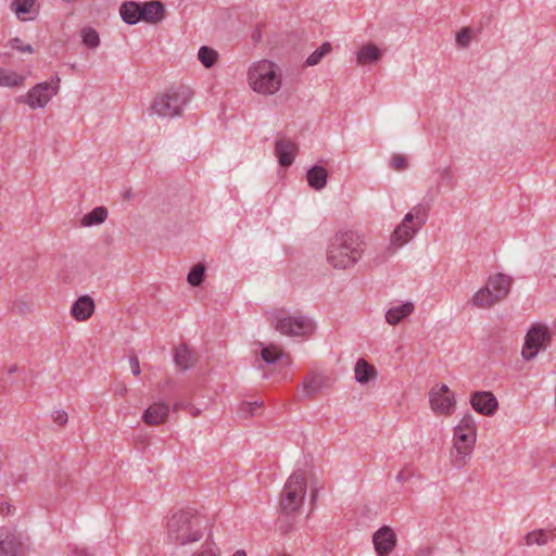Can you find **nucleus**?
I'll return each instance as SVG.
<instances>
[{
  "label": "nucleus",
  "mask_w": 556,
  "mask_h": 556,
  "mask_svg": "<svg viewBox=\"0 0 556 556\" xmlns=\"http://www.w3.org/2000/svg\"><path fill=\"white\" fill-rule=\"evenodd\" d=\"M208 526V519L197 510H180L168 519L167 535L173 543L187 546L201 540L207 532Z\"/></svg>",
  "instance_id": "obj_1"
},
{
  "label": "nucleus",
  "mask_w": 556,
  "mask_h": 556,
  "mask_svg": "<svg viewBox=\"0 0 556 556\" xmlns=\"http://www.w3.org/2000/svg\"><path fill=\"white\" fill-rule=\"evenodd\" d=\"M363 238L355 231L337 233L327 250L328 263L337 269L354 266L363 254Z\"/></svg>",
  "instance_id": "obj_2"
},
{
  "label": "nucleus",
  "mask_w": 556,
  "mask_h": 556,
  "mask_svg": "<svg viewBox=\"0 0 556 556\" xmlns=\"http://www.w3.org/2000/svg\"><path fill=\"white\" fill-rule=\"evenodd\" d=\"M476 435L475 418L467 414L454 428V445L450 454L454 467L462 468L467 464L476 443Z\"/></svg>",
  "instance_id": "obj_3"
},
{
  "label": "nucleus",
  "mask_w": 556,
  "mask_h": 556,
  "mask_svg": "<svg viewBox=\"0 0 556 556\" xmlns=\"http://www.w3.org/2000/svg\"><path fill=\"white\" fill-rule=\"evenodd\" d=\"M248 80L255 92L275 94L281 87V71L277 64L262 60L249 68Z\"/></svg>",
  "instance_id": "obj_4"
},
{
  "label": "nucleus",
  "mask_w": 556,
  "mask_h": 556,
  "mask_svg": "<svg viewBox=\"0 0 556 556\" xmlns=\"http://www.w3.org/2000/svg\"><path fill=\"white\" fill-rule=\"evenodd\" d=\"M123 21L129 25L139 22L157 24L165 16V8L162 2L151 0L146 2L126 1L119 8Z\"/></svg>",
  "instance_id": "obj_5"
},
{
  "label": "nucleus",
  "mask_w": 556,
  "mask_h": 556,
  "mask_svg": "<svg viewBox=\"0 0 556 556\" xmlns=\"http://www.w3.org/2000/svg\"><path fill=\"white\" fill-rule=\"evenodd\" d=\"M192 92L189 88L180 86L157 94L150 111L160 117L180 116L185 106L190 102Z\"/></svg>",
  "instance_id": "obj_6"
},
{
  "label": "nucleus",
  "mask_w": 556,
  "mask_h": 556,
  "mask_svg": "<svg viewBox=\"0 0 556 556\" xmlns=\"http://www.w3.org/2000/svg\"><path fill=\"white\" fill-rule=\"evenodd\" d=\"M510 286V277L504 274L491 276L486 285L472 295L471 303L479 308H489L507 296Z\"/></svg>",
  "instance_id": "obj_7"
},
{
  "label": "nucleus",
  "mask_w": 556,
  "mask_h": 556,
  "mask_svg": "<svg viewBox=\"0 0 556 556\" xmlns=\"http://www.w3.org/2000/svg\"><path fill=\"white\" fill-rule=\"evenodd\" d=\"M551 329L541 323L532 324L523 337V362L532 361L552 344Z\"/></svg>",
  "instance_id": "obj_8"
},
{
  "label": "nucleus",
  "mask_w": 556,
  "mask_h": 556,
  "mask_svg": "<svg viewBox=\"0 0 556 556\" xmlns=\"http://www.w3.org/2000/svg\"><path fill=\"white\" fill-rule=\"evenodd\" d=\"M305 493L306 482L303 473L299 471L293 472L287 480L281 494V511L286 515L296 511L303 503Z\"/></svg>",
  "instance_id": "obj_9"
},
{
  "label": "nucleus",
  "mask_w": 556,
  "mask_h": 556,
  "mask_svg": "<svg viewBox=\"0 0 556 556\" xmlns=\"http://www.w3.org/2000/svg\"><path fill=\"white\" fill-rule=\"evenodd\" d=\"M275 329L286 336H305L313 331V321L301 315H287L283 312H276L273 315V321Z\"/></svg>",
  "instance_id": "obj_10"
},
{
  "label": "nucleus",
  "mask_w": 556,
  "mask_h": 556,
  "mask_svg": "<svg viewBox=\"0 0 556 556\" xmlns=\"http://www.w3.org/2000/svg\"><path fill=\"white\" fill-rule=\"evenodd\" d=\"M429 401L433 412L450 415L455 408L454 394L446 384H437L429 392Z\"/></svg>",
  "instance_id": "obj_11"
},
{
  "label": "nucleus",
  "mask_w": 556,
  "mask_h": 556,
  "mask_svg": "<svg viewBox=\"0 0 556 556\" xmlns=\"http://www.w3.org/2000/svg\"><path fill=\"white\" fill-rule=\"evenodd\" d=\"M58 85L52 83H40L33 87L26 97H22L21 101L29 105L31 109L43 108L51 98L58 92Z\"/></svg>",
  "instance_id": "obj_12"
},
{
  "label": "nucleus",
  "mask_w": 556,
  "mask_h": 556,
  "mask_svg": "<svg viewBox=\"0 0 556 556\" xmlns=\"http://www.w3.org/2000/svg\"><path fill=\"white\" fill-rule=\"evenodd\" d=\"M330 386L331 381L328 377L312 372L303 379L299 396L300 399H314L327 391Z\"/></svg>",
  "instance_id": "obj_13"
},
{
  "label": "nucleus",
  "mask_w": 556,
  "mask_h": 556,
  "mask_svg": "<svg viewBox=\"0 0 556 556\" xmlns=\"http://www.w3.org/2000/svg\"><path fill=\"white\" fill-rule=\"evenodd\" d=\"M420 228L415 222H412V215H405L391 235V247L394 249L403 247L414 238Z\"/></svg>",
  "instance_id": "obj_14"
},
{
  "label": "nucleus",
  "mask_w": 556,
  "mask_h": 556,
  "mask_svg": "<svg viewBox=\"0 0 556 556\" xmlns=\"http://www.w3.org/2000/svg\"><path fill=\"white\" fill-rule=\"evenodd\" d=\"M372 543L378 556H388L396 544V535L389 526H383L372 535Z\"/></svg>",
  "instance_id": "obj_15"
},
{
  "label": "nucleus",
  "mask_w": 556,
  "mask_h": 556,
  "mask_svg": "<svg viewBox=\"0 0 556 556\" xmlns=\"http://www.w3.org/2000/svg\"><path fill=\"white\" fill-rule=\"evenodd\" d=\"M470 404L472 408L482 415L492 416L497 409V400L489 391H476L471 394Z\"/></svg>",
  "instance_id": "obj_16"
},
{
  "label": "nucleus",
  "mask_w": 556,
  "mask_h": 556,
  "mask_svg": "<svg viewBox=\"0 0 556 556\" xmlns=\"http://www.w3.org/2000/svg\"><path fill=\"white\" fill-rule=\"evenodd\" d=\"M298 146L291 139L281 137L276 140L275 155L278 159L280 166L289 167L296 155Z\"/></svg>",
  "instance_id": "obj_17"
},
{
  "label": "nucleus",
  "mask_w": 556,
  "mask_h": 556,
  "mask_svg": "<svg viewBox=\"0 0 556 556\" xmlns=\"http://www.w3.org/2000/svg\"><path fill=\"white\" fill-rule=\"evenodd\" d=\"M168 415V405L163 402H155L144 410L142 419L149 426H159L166 421Z\"/></svg>",
  "instance_id": "obj_18"
},
{
  "label": "nucleus",
  "mask_w": 556,
  "mask_h": 556,
  "mask_svg": "<svg viewBox=\"0 0 556 556\" xmlns=\"http://www.w3.org/2000/svg\"><path fill=\"white\" fill-rule=\"evenodd\" d=\"M434 199L435 193L432 190H429L425 195L424 201L415 205L406 215H412V222H415L417 226L422 227L427 222L428 212Z\"/></svg>",
  "instance_id": "obj_19"
},
{
  "label": "nucleus",
  "mask_w": 556,
  "mask_h": 556,
  "mask_svg": "<svg viewBox=\"0 0 556 556\" xmlns=\"http://www.w3.org/2000/svg\"><path fill=\"white\" fill-rule=\"evenodd\" d=\"M415 309L413 302H405L390 307L386 313V320L389 325L395 326L408 317Z\"/></svg>",
  "instance_id": "obj_20"
},
{
  "label": "nucleus",
  "mask_w": 556,
  "mask_h": 556,
  "mask_svg": "<svg viewBox=\"0 0 556 556\" xmlns=\"http://www.w3.org/2000/svg\"><path fill=\"white\" fill-rule=\"evenodd\" d=\"M94 311V303L88 295L78 298L72 305L71 313L75 319L84 321L88 319Z\"/></svg>",
  "instance_id": "obj_21"
},
{
  "label": "nucleus",
  "mask_w": 556,
  "mask_h": 556,
  "mask_svg": "<svg viewBox=\"0 0 556 556\" xmlns=\"http://www.w3.org/2000/svg\"><path fill=\"white\" fill-rule=\"evenodd\" d=\"M20 547L21 543L14 534L0 530V556H17Z\"/></svg>",
  "instance_id": "obj_22"
},
{
  "label": "nucleus",
  "mask_w": 556,
  "mask_h": 556,
  "mask_svg": "<svg viewBox=\"0 0 556 556\" xmlns=\"http://www.w3.org/2000/svg\"><path fill=\"white\" fill-rule=\"evenodd\" d=\"M306 178L313 189L321 190L327 184L328 173L324 167L315 165L307 170Z\"/></svg>",
  "instance_id": "obj_23"
},
{
  "label": "nucleus",
  "mask_w": 556,
  "mask_h": 556,
  "mask_svg": "<svg viewBox=\"0 0 556 556\" xmlns=\"http://www.w3.org/2000/svg\"><path fill=\"white\" fill-rule=\"evenodd\" d=\"M174 361L178 367L185 370L191 368L194 363L193 355L186 344H180L176 348Z\"/></svg>",
  "instance_id": "obj_24"
},
{
  "label": "nucleus",
  "mask_w": 556,
  "mask_h": 556,
  "mask_svg": "<svg viewBox=\"0 0 556 556\" xmlns=\"http://www.w3.org/2000/svg\"><path fill=\"white\" fill-rule=\"evenodd\" d=\"M108 217V210L104 206H97L80 219L83 227H91L102 224Z\"/></svg>",
  "instance_id": "obj_25"
},
{
  "label": "nucleus",
  "mask_w": 556,
  "mask_h": 556,
  "mask_svg": "<svg viewBox=\"0 0 556 556\" xmlns=\"http://www.w3.org/2000/svg\"><path fill=\"white\" fill-rule=\"evenodd\" d=\"M381 58V51L372 43L361 48L357 53V62L359 64L375 63Z\"/></svg>",
  "instance_id": "obj_26"
},
{
  "label": "nucleus",
  "mask_w": 556,
  "mask_h": 556,
  "mask_svg": "<svg viewBox=\"0 0 556 556\" xmlns=\"http://www.w3.org/2000/svg\"><path fill=\"white\" fill-rule=\"evenodd\" d=\"M376 376V369L364 359H359L355 365V379L359 383H367Z\"/></svg>",
  "instance_id": "obj_27"
},
{
  "label": "nucleus",
  "mask_w": 556,
  "mask_h": 556,
  "mask_svg": "<svg viewBox=\"0 0 556 556\" xmlns=\"http://www.w3.org/2000/svg\"><path fill=\"white\" fill-rule=\"evenodd\" d=\"M552 536V532L545 529L534 530L529 532L526 536H523V544L529 546L533 544L545 545L549 538Z\"/></svg>",
  "instance_id": "obj_28"
},
{
  "label": "nucleus",
  "mask_w": 556,
  "mask_h": 556,
  "mask_svg": "<svg viewBox=\"0 0 556 556\" xmlns=\"http://www.w3.org/2000/svg\"><path fill=\"white\" fill-rule=\"evenodd\" d=\"M217 56H218L217 52L207 46L201 47L198 52L199 61L206 68H210L215 64V62L217 61Z\"/></svg>",
  "instance_id": "obj_29"
},
{
  "label": "nucleus",
  "mask_w": 556,
  "mask_h": 556,
  "mask_svg": "<svg viewBox=\"0 0 556 556\" xmlns=\"http://www.w3.org/2000/svg\"><path fill=\"white\" fill-rule=\"evenodd\" d=\"M83 43L89 49H96L100 45V37L92 27H84L81 29Z\"/></svg>",
  "instance_id": "obj_30"
},
{
  "label": "nucleus",
  "mask_w": 556,
  "mask_h": 556,
  "mask_svg": "<svg viewBox=\"0 0 556 556\" xmlns=\"http://www.w3.org/2000/svg\"><path fill=\"white\" fill-rule=\"evenodd\" d=\"M331 51V45L329 42L323 43L318 49H316L305 61V66H314L317 65L321 59Z\"/></svg>",
  "instance_id": "obj_31"
},
{
  "label": "nucleus",
  "mask_w": 556,
  "mask_h": 556,
  "mask_svg": "<svg viewBox=\"0 0 556 556\" xmlns=\"http://www.w3.org/2000/svg\"><path fill=\"white\" fill-rule=\"evenodd\" d=\"M263 406V402L253 401V402H242L238 408V414L240 417H249L255 416Z\"/></svg>",
  "instance_id": "obj_32"
},
{
  "label": "nucleus",
  "mask_w": 556,
  "mask_h": 556,
  "mask_svg": "<svg viewBox=\"0 0 556 556\" xmlns=\"http://www.w3.org/2000/svg\"><path fill=\"white\" fill-rule=\"evenodd\" d=\"M22 81V76L0 68V86L15 87L21 85Z\"/></svg>",
  "instance_id": "obj_33"
},
{
  "label": "nucleus",
  "mask_w": 556,
  "mask_h": 556,
  "mask_svg": "<svg viewBox=\"0 0 556 556\" xmlns=\"http://www.w3.org/2000/svg\"><path fill=\"white\" fill-rule=\"evenodd\" d=\"M205 267L202 264L194 265L188 274V282L191 286H200L204 279Z\"/></svg>",
  "instance_id": "obj_34"
},
{
  "label": "nucleus",
  "mask_w": 556,
  "mask_h": 556,
  "mask_svg": "<svg viewBox=\"0 0 556 556\" xmlns=\"http://www.w3.org/2000/svg\"><path fill=\"white\" fill-rule=\"evenodd\" d=\"M455 185L454 181V175L450 167H445L440 172V178L438 182V191L434 192L435 194L440 191L442 187H447L450 189H453Z\"/></svg>",
  "instance_id": "obj_35"
},
{
  "label": "nucleus",
  "mask_w": 556,
  "mask_h": 556,
  "mask_svg": "<svg viewBox=\"0 0 556 556\" xmlns=\"http://www.w3.org/2000/svg\"><path fill=\"white\" fill-rule=\"evenodd\" d=\"M13 5L16 15L20 18L25 20L23 15L31 12L33 7L35 5V0H14Z\"/></svg>",
  "instance_id": "obj_36"
},
{
  "label": "nucleus",
  "mask_w": 556,
  "mask_h": 556,
  "mask_svg": "<svg viewBox=\"0 0 556 556\" xmlns=\"http://www.w3.org/2000/svg\"><path fill=\"white\" fill-rule=\"evenodd\" d=\"M195 556H219V549L216 544L211 540V534H207L205 543L201 549L197 552Z\"/></svg>",
  "instance_id": "obj_37"
},
{
  "label": "nucleus",
  "mask_w": 556,
  "mask_h": 556,
  "mask_svg": "<svg viewBox=\"0 0 556 556\" xmlns=\"http://www.w3.org/2000/svg\"><path fill=\"white\" fill-rule=\"evenodd\" d=\"M261 356L265 363L274 364L280 358L281 351L274 345L266 346L263 348Z\"/></svg>",
  "instance_id": "obj_38"
},
{
  "label": "nucleus",
  "mask_w": 556,
  "mask_h": 556,
  "mask_svg": "<svg viewBox=\"0 0 556 556\" xmlns=\"http://www.w3.org/2000/svg\"><path fill=\"white\" fill-rule=\"evenodd\" d=\"M471 31L469 28H462L456 35V41L463 48L469 45Z\"/></svg>",
  "instance_id": "obj_39"
},
{
  "label": "nucleus",
  "mask_w": 556,
  "mask_h": 556,
  "mask_svg": "<svg viewBox=\"0 0 556 556\" xmlns=\"http://www.w3.org/2000/svg\"><path fill=\"white\" fill-rule=\"evenodd\" d=\"M391 166L396 170H403L407 167V160L401 154L393 155L391 159Z\"/></svg>",
  "instance_id": "obj_40"
},
{
  "label": "nucleus",
  "mask_w": 556,
  "mask_h": 556,
  "mask_svg": "<svg viewBox=\"0 0 556 556\" xmlns=\"http://www.w3.org/2000/svg\"><path fill=\"white\" fill-rule=\"evenodd\" d=\"M52 418L58 425H64L67 421V414L63 410H56L52 414Z\"/></svg>",
  "instance_id": "obj_41"
},
{
  "label": "nucleus",
  "mask_w": 556,
  "mask_h": 556,
  "mask_svg": "<svg viewBox=\"0 0 556 556\" xmlns=\"http://www.w3.org/2000/svg\"><path fill=\"white\" fill-rule=\"evenodd\" d=\"M0 514L10 515L11 514V505L7 501L3 495H0Z\"/></svg>",
  "instance_id": "obj_42"
},
{
  "label": "nucleus",
  "mask_w": 556,
  "mask_h": 556,
  "mask_svg": "<svg viewBox=\"0 0 556 556\" xmlns=\"http://www.w3.org/2000/svg\"><path fill=\"white\" fill-rule=\"evenodd\" d=\"M13 47L22 52H28V53H31L33 52V48L30 45H23L22 41L18 39V38H15L14 39V45Z\"/></svg>",
  "instance_id": "obj_43"
},
{
  "label": "nucleus",
  "mask_w": 556,
  "mask_h": 556,
  "mask_svg": "<svg viewBox=\"0 0 556 556\" xmlns=\"http://www.w3.org/2000/svg\"><path fill=\"white\" fill-rule=\"evenodd\" d=\"M129 363H130L131 372L135 376L139 375L140 374V365H139L138 358L136 356H132V357H130Z\"/></svg>",
  "instance_id": "obj_44"
},
{
  "label": "nucleus",
  "mask_w": 556,
  "mask_h": 556,
  "mask_svg": "<svg viewBox=\"0 0 556 556\" xmlns=\"http://www.w3.org/2000/svg\"><path fill=\"white\" fill-rule=\"evenodd\" d=\"M396 480L400 481V482L406 480V476H405L404 471H401V472L397 473Z\"/></svg>",
  "instance_id": "obj_45"
},
{
  "label": "nucleus",
  "mask_w": 556,
  "mask_h": 556,
  "mask_svg": "<svg viewBox=\"0 0 556 556\" xmlns=\"http://www.w3.org/2000/svg\"><path fill=\"white\" fill-rule=\"evenodd\" d=\"M78 556H89L88 552L86 549H77Z\"/></svg>",
  "instance_id": "obj_46"
},
{
  "label": "nucleus",
  "mask_w": 556,
  "mask_h": 556,
  "mask_svg": "<svg viewBox=\"0 0 556 556\" xmlns=\"http://www.w3.org/2000/svg\"><path fill=\"white\" fill-rule=\"evenodd\" d=\"M190 413L193 417H197L200 414V409L192 407Z\"/></svg>",
  "instance_id": "obj_47"
},
{
  "label": "nucleus",
  "mask_w": 556,
  "mask_h": 556,
  "mask_svg": "<svg viewBox=\"0 0 556 556\" xmlns=\"http://www.w3.org/2000/svg\"><path fill=\"white\" fill-rule=\"evenodd\" d=\"M15 370H16V366H12V367L9 368V372L10 374L14 372Z\"/></svg>",
  "instance_id": "obj_48"
},
{
  "label": "nucleus",
  "mask_w": 556,
  "mask_h": 556,
  "mask_svg": "<svg viewBox=\"0 0 556 556\" xmlns=\"http://www.w3.org/2000/svg\"><path fill=\"white\" fill-rule=\"evenodd\" d=\"M124 392H126V387H123V389H119L121 394H123Z\"/></svg>",
  "instance_id": "obj_49"
},
{
  "label": "nucleus",
  "mask_w": 556,
  "mask_h": 556,
  "mask_svg": "<svg viewBox=\"0 0 556 556\" xmlns=\"http://www.w3.org/2000/svg\"><path fill=\"white\" fill-rule=\"evenodd\" d=\"M553 328H554V331L556 332V319H555V321L553 324Z\"/></svg>",
  "instance_id": "obj_50"
},
{
  "label": "nucleus",
  "mask_w": 556,
  "mask_h": 556,
  "mask_svg": "<svg viewBox=\"0 0 556 556\" xmlns=\"http://www.w3.org/2000/svg\"><path fill=\"white\" fill-rule=\"evenodd\" d=\"M288 530H289V526L287 528H285L282 531L286 533V532H288Z\"/></svg>",
  "instance_id": "obj_51"
},
{
  "label": "nucleus",
  "mask_w": 556,
  "mask_h": 556,
  "mask_svg": "<svg viewBox=\"0 0 556 556\" xmlns=\"http://www.w3.org/2000/svg\"><path fill=\"white\" fill-rule=\"evenodd\" d=\"M281 556H291V555H288V554H283V555H281Z\"/></svg>",
  "instance_id": "obj_52"
}]
</instances>
